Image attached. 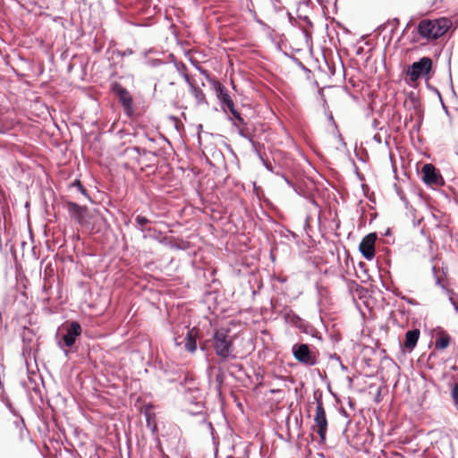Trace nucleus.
Masks as SVG:
<instances>
[{
	"instance_id": "f257e3e1",
	"label": "nucleus",
	"mask_w": 458,
	"mask_h": 458,
	"mask_svg": "<svg viewBox=\"0 0 458 458\" xmlns=\"http://www.w3.org/2000/svg\"><path fill=\"white\" fill-rule=\"evenodd\" d=\"M450 20L440 18L436 20H422L418 26L420 37L427 39H436L443 36L451 26Z\"/></svg>"
},
{
	"instance_id": "f03ea898",
	"label": "nucleus",
	"mask_w": 458,
	"mask_h": 458,
	"mask_svg": "<svg viewBox=\"0 0 458 458\" xmlns=\"http://www.w3.org/2000/svg\"><path fill=\"white\" fill-rule=\"evenodd\" d=\"M230 333V328L222 327L217 329L213 335L215 352L224 360L233 357V336Z\"/></svg>"
},
{
	"instance_id": "7ed1b4c3",
	"label": "nucleus",
	"mask_w": 458,
	"mask_h": 458,
	"mask_svg": "<svg viewBox=\"0 0 458 458\" xmlns=\"http://www.w3.org/2000/svg\"><path fill=\"white\" fill-rule=\"evenodd\" d=\"M432 67V60L429 57H422L413 63L407 71L410 81L415 82L419 78L429 73Z\"/></svg>"
},
{
	"instance_id": "20e7f679",
	"label": "nucleus",
	"mask_w": 458,
	"mask_h": 458,
	"mask_svg": "<svg viewBox=\"0 0 458 458\" xmlns=\"http://www.w3.org/2000/svg\"><path fill=\"white\" fill-rule=\"evenodd\" d=\"M313 428H317V433L318 434L320 439L324 441L326 439L327 430V420L326 417V411L323 407V403L320 401L317 403Z\"/></svg>"
},
{
	"instance_id": "39448f33",
	"label": "nucleus",
	"mask_w": 458,
	"mask_h": 458,
	"mask_svg": "<svg viewBox=\"0 0 458 458\" xmlns=\"http://www.w3.org/2000/svg\"><path fill=\"white\" fill-rule=\"evenodd\" d=\"M293 354L294 358L308 366H312L317 363L315 356L310 352L308 344H301L293 346Z\"/></svg>"
},
{
	"instance_id": "423d86ee",
	"label": "nucleus",
	"mask_w": 458,
	"mask_h": 458,
	"mask_svg": "<svg viewBox=\"0 0 458 458\" xmlns=\"http://www.w3.org/2000/svg\"><path fill=\"white\" fill-rule=\"evenodd\" d=\"M212 89L216 93L217 99L219 100L221 106L225 109V107L233 108L234 103L229 95L227 89L216 80H209Z\"/></svg>"
},
{
	"instance_id": "0eeeda50",
	"label": "nucleus",
	"mask_w": 458,
	"mask_h": 458,
	"mask_svg": "<svg viewBox=\"0 0 458 458\" xmlns=\"http://www.w3.org/2000/svg\"><path fill=\"white\" fill-rule=\"evenodd\" d=\"M114 93L118 97L126 114L131 115L133 112L132 98L130 93L122 85L116 83L113 87Z\"/></svg>"
},
{
	"instance_id": "6e6552de",
	"label": "nucleus",
	"mask_w": 458,
	"mask_h": 458,
	"mask_svg": "<svg viewBox=\"0 0 458 458\" xmlns=\"http://www.w3.org/2000/svg\"><path fill=\"white\" fill-rule=\"evenodd\" d=\"M377 236L375 233H369L367 236H365L361 242L360 243V251L361 252L362 256L368 259L371 260L375 256V242H376Z\"/></svg>"
},
{
	"instance_id": "1a4fd4ad",
	"label": "nucleus",
	"mask_w": 458,
	"mask_h": 458,
	"mask_svg": "<svg viewBox=\"0 0 458 458\" xmlns=\"http://www.w3.org/2000/svg\"><path fill=\"white\" fill-rule=\"evenodd\" d=\"M81 334V327L76 322L72 321L67 327L66 334L63 336L64 345L71 347L74 344L76 338Z\"/></svg>"
},
{
	"instance_id": "9d476101",
	"label": "nucleus",
	"mask_w": 458,
	"mask_h": 458,
	"mask_svg": "<svg viewBox=\"0 0 458 458\" xmlns=\"http://www.w3.org/2000/svg\"><path fill=\"white\" fill-rule=\"evenodd\" d=\"M67 208L70 216L79 224L86 222V216L88 212V208L86 207L79 206L74 202H68Z\"/></svg>"
},
{
	"instance_id": "9b49d317",
	"label": "nucleus",
	"mask_w": 458,
	"mask_h": 458,
	"mask_svg": "<svg viewBox=\"0 0 458 458\" xmlns=\"http://www.w3.org/2000/svg\"><path fill=\"white\" fill-rule=\"evenodd\" d=\"M423 175V181L428 184H437L440 176L437 174L434 165L426 164L423 165L421 170Z\"/></svg>"
},
{
	"instance_id": "f8f14e48",
	"label": "nucleus",
	"mask_w": 458,
	"mask_h": 458,
	"mask_svg": "<svg viewBox=\"0 0 458 458\" xmlns=\"http://www.w3.org/2000/svg\"><path fill=\"white\" fill-rule=\"evenodd\" d=\"M199 330L195 327L190 329L185 338V349L190 352H194L197 350V338Z\"/></svg>"
},
{
	"instance_id": "ddd939ff",
	"label": "nucleus",
	"mask_w": 458,
	"mask_h": 458,
	"mask_svg": "<svg viewBox=\"0 0 458 458\" xmlns=\"http://www.w3.org/2000/svg\"><path fill=\"white\" fill-rule=\"evenodd\" d=\"M420 337V330L413 329L406 332L404 347L410 351L413 350Z\"/></svg>"
},
{
	"instance_id": "4468645a",
	"label": "nucleus",
	"mask_w": 458,
	"mask_h": 458,
	"mask_svg": "<svg viewBox=\"0 0 458 458\" xmlns=\"http://www.w3.org/2000/svg\"><path fill=\"white\" fill-rule=\"evenodd\" d=\"M191 93L194 97L197 105L207 104L206 96L202 89L194 84H191Z\"/></svg>"
},
{
	"instance_id": "2eb2a0df",
	"label": "nucleus",
	"mask_w": 458,
	"mask_h": 458,
	"mask_svg": "<svg viewBox=\"0 0 458 458\" xmlns=\"http://www.w3.org/2000/svg\"><path fill=\"white\" fill-rule=\"evenodd\" d=\"M228 110L230 111V113L233 115L235 120H237V122L240 124H242V125L245 124L244 119L241 116L240 113L235 109L234 106H233V108H228Z\"/></svg>"
},
{
	"instance_id": "dca6fc26",
	"label": "nucleus",
	"mask_w": 458,
	"mask_h": 458,
	"mask_svg": "<svg viewBox=\"0 0 458 458\" xmlns=\"http://www.w3.org/2000/svg\"><path fill=\"white\" fill-rule=\"evenodd\" d=\"M449 344V337L443 336L438 341L436 342V346L438 349H445Z\"/></svg>"
},
{
	"instance_id": "f3484780",
	"label": "nucleus",
	"mask_w": 458,
	"mask_h": 458,
	"mask_svg": "<svg viewBox=\"0 0 458 458\" xmlns=\"http://www.w3.org/2000/svg\"><path fill=\"white\" fill-rule=\"evenodd\" d=\"M52 287V283H51V276H47V272H45V276H44V284H43V291L45 293H47L48 290Z\"/></svg>"
},
{
	"instance_id": "a211bd4d",
	"label": "nucleus",
	"mask_w": 458,
	"mask_h": 458,
	"mask_svg": "<svg viewBox=\"0 0 458 458\" xmlns=\"http://www.w3.org/2000/svg\"><path fill=\"white\" fill-rule=\"evenodd\" d=\"M451 397L455 405H458V383H455L451 389Z\"/></svg>"
},
{
	"instance_id": "6ab92c4d",
	"label": "nucleus",
	"mask_w": 458,
	"mask_h": 458,
	"mask_svg": "<svg viewBox=\"0 0 458 458\" xmlns=\"http://www.w3.org/2000/svg\"><path fill=\"white\" fill-rule=\"evenodd\" d=\"M149 221L145 216H138L136 217V223L140 226L143 227L146 224H148Z\"/></svg>"
},
{
	"instance_id": "aec40b11",
	"label": "nucleus",
	"mask_w": 458,
	"mask_h": 458,
	"mask_svg": "<svg viewBox=\"0 0 458 458\" xmlns=\"http://www.w3.org/2000/svg\"><path fill=\"white\" fill-rule=\"evenodd\" d=\"M75 185L78 187L79 191H80L81 193L85 194V190H84L83 186L81 185V183L79 181H77V182H75Z\"/></svg>"
},
{
	"instance_id": "412c9836",
	"label": "nucleus",
	"mask_w": 458,
	"mask_h": 458,
	"mask_svg": "<svg viewBox=\"0 0 458 458\" xmlns=\"http://www.w3.org/2000/svg\"><path fill=\"white\" fill-rule=\"evenodd\" d=\"M184 79H185V81L187 82V84L189 85V87L191 88V84H193V83L191 81V80L187 74L184 75Z\"/></svg>"
},
{
	"instance_id": "4be33fe9",
	"label": "nucleus",
	"mask_w": 458,
	"mask_h": 458,
	"mask_svg": "<svg viewBox=\"0 0 458 458\" xmlns=\"http://www.w3.org/2000/svg\"><path fill=\"white\" fill-rule=\"evenodd\" d=\"M184 79H185V81L187 82V84L189 85V87L191 88V84H193V83L191 81V80L187 74L184 75Z\"/></svg>"
},
{
	"instance_id": "5701e85b",
	"label": "nucleus",
	"mask_w": 458,
	"mask_h": 458,
	"mask_svg": "<svg viewBox=\"0 0 458 458\" xmlns=\"http://www.w3.org/2000/svg\"><path fill=\"white\" fill-rule=\"evenodd\" d=\"M239 134L243 137V138H248V135L246 134V132L242 130V129H240L239 130Z\"/></svg>"
},
{
	"instance_id": "b1692460",
	"label": "nucleus",
	"mask_w": 458,
	"mask_h": 458,
	"mask_svg": "<svg viewBox=\"0 0 458 458\" xmlns=\"http://www.w3.org/2000/svg\"><path fill=\"white\" fill-rule=\"evenodd\" d=\"M201 72H202L203 74H207V72H206V71H205V70H202V71H201Z\"/></svg>"
}]
</instances>
